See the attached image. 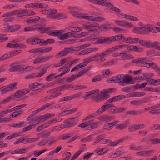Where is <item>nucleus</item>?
<instances>
[{
	"mask_svg": "<svg viewBox=\"0 0 160 160\" xmlns=\"http://www.w3.org/2000/svg\"><path fill=\"white\" fill-rule=\"evenodd\" d=\"M108 81L111 82L118 83L121 85H124L125 84L128 83L132 84L134 83V82L132 79L131 76L128 75H124L123 74H119L112 77Z\"/></svg>",
	"mask_w": 160,
	"mask_h": 160,
	"instance_id": "1",
	"label": "nucleus"
},
{
	"mask_svg": "<svg viewBox=\"0 0 160 160\" xmlns=\"http://www.w3.org/2000/svg\"><path fill=\"white\" fill-rule=\"evenodd\" d=\"M132 32L142 35H148L150 32L157 33V32L150 24H148L141 27H136L132 30Z\"/></svg>",
	"mask_w": 160,
	"mask_h": 160,
	"instance_id": "2",
	"label": "nucleus"
},
{
	"mask_svg": "<svg viewBox=\"0 0 160 160\" xmlns=\"http://www.w3.org/2000/svg\"><path fill=\"white\" fill-rule=\"evenodd\" d=\"M122 34H119L113 36L110 38L108 37H103L99 38H94V40H96L94 43L101 44L106 43H109L108 42H114L115 41H119L122 39Z\"/></svg>",
	"mask_w": 160,
	"mask_h": 160,
	"instance_id": "3",
	"label": "nucleus"
},
{
	"mask_svg": "<svg viewBox=\"0 0 160 160\" xmlns=\"http://www.w3.org/2000/svg\"><path fill=\"white\" fill-rule=\"evenodd\" d=\"M88 1L95 4L104 6L108 7L111 10L116 12H120V9L119 8L114 6L111 3L107 2L106 0H88Z\"/></svg>",
	"mask_w": 160,
	"mask_h": 160,
	"instance_id": "4",
	"label": "nucleus"
},
{
	"mask_svg": "<svg viewBox=\"0 0 160 160\" xmlns=\"http://www.w3.org/2000/svg\"><path fill=\"white\" fill-rule=\"evenodd\" d=\"M99 26V24L95 22H91L90 23H87L83 25L82 28L88 31L94 32L97 29L95 28Z\"/></svg>",
	"mask_w": 160,
	"mask_h": 160,
	"instance_id": "5",
	"label": "nucleus"
},
{
	"mask_svg": "<svg viewBox=\"0 0 160 160\" xmlns=\"http://www.w3.org/2000/svg\"><path fill=\"white\" fill-rule=\"evenodd\" d=\"M17 85V82H15L9 85L6 87H2V89L1 90V94H3L6 92L12 91L15 88H15Z\"/></svg>",
	"mask_w": 160,
	"mask_h": 160,
	"instance_id": "6",
	"label": "nucleus"
},
{
	"mask_svg": "<svg viewBox=\"0 0 160 160\" xmlns=\"http://www.w3.org/2000/svg\"><path fill=\"white\" fill-rule=\"evenodd\" d=\"M74 118H71L64 121V122L66 123V124L62 125L63 128H69L77 124V122L73 120Z\"/></svg>",
	"mask_w": 160,
	"mask_h": 160,
	"instance_id": "7",
	"label": "nucleus"
},
{
	"mask_svg": "<svg viewBox=\"0 0 160 160\" xmlns=\"http://www.w3.org/2000/svg\"><path fill=\"white\" fill-rule=\"evenodd\" d=\"M114 23L115 24L119 26L125 27L127 26L130 27H134V26L133 24L124 21L116 20L114 21Z\"/></svg>",
	"mask_w": 160,
	"mask_h": 160,
	"instance_id": "8",
	"label": "nucleus"
},
{
	"mask_svg": "<svg viewBox=\"0 0 160 160\" xmlns=\"http://www.w3.org/2000/svg\"><path fill=\"white\" fill-rule=\"evenodd\" d=\"M80 95V94L78 93L73 94L72 96H68L64 97L63 98H62L60 100V102H62L64 101H67L72 100L77 98H78Z\"/></svg>",
	"mask_w": 160,
	"mask_h": 160,
	"instance_id": "9",
	"label": "nucleus"
},
{
	"mask_svg": "<svg viewBox=\"0 0 160 160\" xmlns=\"http://www.w3.org/2000/svg\"><path fill=\"white\" fill-rule=\"evenodd\" d=\"M112 107H113V106L111 104H107L103 105L96 111V113H97V114H101L107 109Z\"/></svg>",
	"mask_w": 160,
	"mask_h": 160,
	"instance_id": "10",
	"label": "nucleus"
},
{
	"mask_svg": "<svg viewBox=\"0 0 160 160\" xmlns=\"http://www.w3.org/2000/svg\"><path fill=\"white\" fill-rule=\"evenodd\" d=\"M108 92H107L106 90L103 92H102L100 93L101 97L98 98L96 102L98 100H101L102 99H106L110 97V95L109 94Z\"/></svg>",
	"mask_w": 160,
	"mask_h": 160,
	"instance_id": "11",
	"label": "nucleus"
},
{
	"mask_svg": "<svg viewBox=\"0 0 160 160\" xmlns=\"http://www.w3.org/2000/svg\"><path fill=\"white\" fill-rule=\"evenodd\" d=\"M128 50L132 51L134 52H141L142 51V49L140 47L132 45L128 47Z\"/></svg>",
	"mask_w": 160,
	"mask_h": 160,
	"instance_id": "12",
	"label": "nucleus"
},
{
	"mask_svg": "<svg viewBox=\"0 0 160 160\" xmlns=\"http://www.w3.org/2000/svg\"><path fill=\"white\" fill-rule=\"evenodd\" d=\"M129 123L128 121H126L123 123L118 124L116 126V128L120 130H123L127 127Z\"/></svg>",
	"mask_w": 160,
	"mask_h": 160,
	"instance_id": "13",
	"label": "nucleus"
},
{
	"mask_svg": "<svg viewBox=\"0 0 160 160\" xmlns=\"http://www.w3.org/2000/svg\"><path fill=\"white\" fill-rule=\"evenodd\" d=\"M25 91L26 89H24L17 91L13 95H12L13 97L19 98L21 95H23L26 94Z\"/></svg>",
	"mask_w": 160,
	"mask_h": 160,
	"instance_id": "14",
	"label": "nucleus"
},
{
	"mask_svg": "<svg viewBox=\"0 0 160 160\" xmlns=\"http://www.w3.org/2000/svg\"><path fill=\"white\" fill-rule=\"evenodd\" d=\"M113 117L111 116L108 115H104L101 117L100 120L101 121L107 122L111 121L113 119Z\"/></svg>",
	"mask_w": 160,
	"mask_h": 160,
	"instance_id": "15",
	"label": "nucleus"
},
{
	"mask_svg": "<svg viewBox=\"0 0 160 160\" xmlns=\"http://www.w3.org/2000/svg\"><path fill=\"white\" fill-rule=\"evenodd\" d=\"M45 12L48 14H53L57 12V10L55 9H52L50 8L47 7L44 9Z\"/></svg>",
	"mask_w": 160,
	"mask_h": 160,
	"instance_id": "16",
	"label": "nucleus"
},
{
	"mask_svg": "<svg viewBox=\"0 0 160 160\" xmlns=\"http://www.w3.org/2000/svg\"><path fill=\"white\" fill-rule=\"evenodd\" d=\"M138 41V38H127V40L124 41V42L127 43H136Z\"/></svg>",
	"mask_w": 160,
	"mask_h": 160,
	"instance_id": "17",
	"label": "nucleus"
},
{
	"mask_svg": "<svg viewBox=\"0 0 160 160\" xmlns=\"http://www.w3.org/2000/svg\"><path fill=\"white\" fill-rule=\"evenodd\" d=\"M68 51L66 50L62 51L59 52L57 53L55 55V57L56 58H58L66 56L68 54Z\"/></svg>",
	"mask_w": 160,
	"mask_h": 160,
	"instance_id": "18",
	"label": "nucleus"
},
{
	"mask_svg": "<svg viewBox=\"0 0 160 160\" xmlns=\"http://www.w3.org/2000/svg\"><path fill=\"white\" fill-rule=\"evenodd\" d=\"M125 141L123 138L116 141L112 142L111 143L108 144V146L109 147L114 146L117 144L121 143L123 141Z\"/></svg>",
	"mask_w": 160,
	"mask_h": 160,
	"instance_id": "19",
	"label": "nucleus"
},
{
	"mask_svg": "<svg viewBox=\"0 0 160 160\" xmlns=\"http://www.w3.org/2000/svg\"><path fill=\"white\" fill-rule=\"evenodd\" d=\"M81 18L90 21H93V16H89L87 13H82L81 16Z\"/></svg>",
	"mask_w": 160,
	"mask_h": 160,
	"instance_id": "20",
	"label": "nucleus"
},
{
	"mask_svg": "<svg viewBox=\"0 0 160 160\" xmlns=\"http://www.w3.org/2000/svg\"><path fill=\"white\" fill-rule=\"evenodd\" d=\"M112 28L110 24H103L100 26V28L103 31L109 30Z\"/></svg>",
	"mask_w": 160,
	"mask_h": 160,
	"instance_id": "21",
	"label": "nucleus"
},
{
	"mask_svg": "<svg viewBox=\"0 0 160 160\" xmlns=\"http://www.w3.org/2000/svg\"><path fill=\"white\" fill-rule=\"evenodd\" d=\"M38 25H34L32 26L27 27L24 28V32L32 31L38 29Z\"/></svg>",
	"mask_w": 160,
	"mask_h": 160,
	"instance_id": "22",
	"label": "nucleus"
},
{
	"mask_svg": "<svg viewBox=\"0 0 160 160\" xmlns=\"http://www.w3.org/2000/svg\"><path fill=\"white\" fill-rule=\"evenodd\" d=\"M61 33V32L60 30H55L48 32V34L49 35L57 36L59 35Z\"/></svg>",
	"mask_w": 160,
	"mask_h": 160,
	"instance_id": "23",
	"label": "nucleus"
},
{
	"mask_svg": "<svg viewBox=\"0 0 160 160\" xmlns=\"http://www.w3.org/2000/svg\"><path fill=\"white\" fill-rule=\"evenodd\" d=\"M55 42V40L53 39H48L46 41L43 39L42 44L43 45H47L48 44L53 43Z\"/></svg>",
	"mask_w": 160,
	"mask_h": 160,
	"instance_id": "24",
	"label": "nucleus"
},
{
	"mask_svg": "<svg viewBox=\"0 0 160 160\" xmlns=\"http://www.w3.org/2000/svg\"><path fill=\"white\" fill-rule=\"evenodd\" d=\"M93 120H90L87 122H84L80 124L78 126V127H81L82 128H84L90 125L91 123L92 122Z\"/></svg>",
	"mask_w": 160,
	"mask_h": 160,
	"instance_id": "25",
	"label": "nucleus"
},
{
	"mask_svg": "<svg viewBox=\"0 0 160 160\" xmlns=\"http://www.w3.org/2000/svg\"><path fill=\"white\" fill-rule=\"evenodd\" d=\"M40 138L38 137V138H25V141L26 143H30L34 142L38 140Z\"/></svg>",
	"mask_w": 160,
	"mask_h": 160,
	"instance_id": "26",
	"label": "nucleus"
},
{
	"mask_svg": "<svg viewBox=\"0 0 160 160\" xmlns=\"http://www.w3.org/2000/svg\"><path fill=\"white\" fill-rule=\"evenodd\" d=\"M13 95H11L5 99L0 102V104H3L10 102L13 98Z\"/></svg>",
	"mask_w": 160,
	"mask_h": 160,
	"instance_id": "27",
	"label": "nucleus"
},
{
	"mask_svg": "<svg viewBox=\"0 0 160 160\" xmlns=\"http://www.w3.org/2000/svg\"><path fill=\"white\" fill-rule=\"evenodd\" d=\"M69 12L74 17L77 18H81V16L82 13H80L78 11H70Z\"/></svg>",
	"mask_w": 160,
	"mask_h": 160,
	"instance_id": "28",
	"label": "nucleus"
},
{
	"mask_svg": "<svg viewBox=\"0 0 160 160\" xmlns=\"http://www.w3.org/2000/svg\"><path fill=\"white\" fill-rule=\"evenodd\" d=\"M47 149H45L41 151H35L33 152V154L35 157H37L41 154L47 151Z\"/></svg>",
	"mask_w": 160,
	"mask_h": 160,
	"instance_id": "29",
	"label": "nucleus"
},
{
	"mask_svg": "<svg viewBox=\"0 0 160 160\" xmlns=\"http://www.w3.org/2000/svg\"><path fill=\"white\" fill-rule=\"evenodd\" d=\"M38 31L39 32L41 33H43L46 32L47 31L49 30L50 29V28L49 27L47 28H39L38 27Z\"/></svg>",
	"mask_w": 160,
	"mask_h": 160,
	"instance_id": "30",
	"label": "nucleus"
},
{
	"mask_svg": "<svg viewBox=\"0 0 160 160\" xmlns=\"http://www.w3.org/2000/svg\"><path fill=\"white\" fill-rule=\"evenodd\" d=\"M47 68H43L41 70V72L37 73L38 77H40L44 75L47 72Z\"/></svg>",
	"mask_w": 160,
	"mask_h": 160,
	"instance_id": "31",
	"label": "nucleus"
},
{
	"mask_svg": "<svg viewBox=\"0 0 160 160\" xmlns=\"http://www.w3.org/2000/svg\"><path fill=\"white\" fill-rule=\"evenodd\" d=\"M24 123L23 121L19 122L17 123H14L12 124V127L17 128H21L26 125H24Z\"/></svg>",
	"mask_w": 160,
	"mask_h": 160,
	"instance_id": "32",
	"label": "nucleus"
},
{
	"mask_svg": "<svg viewBox=\"0 0 160 160\" xmlns=\"http://www.w3.org/2000/svg\"><path fill=\"white\" fill-rule=\"evenodd\" d=\"M126 112L127 114L132 115L134 114H138L140 113H142V112L141 111H136L135 110H133L131 111H127Z\"/></svg>",
	"mask_w": 160,
	"mask_h": 160,
	"instance_id": "33",
	"label": "nucleus"
},
{
	"mask_svg": "<svg viewBox=\"0 0 160 160\" xmlns=\"http://www.w3.org/2000/svg\"><path fill=\"white\" fill-rule=\"evenodd\" d=\"M26 106V104H21L15 106L10 109L11 110V112H12V111H15L21 109L23 107H25Z\"/></svg>",
	"mask_w": 160,
	"mask_h": 160,
	"instance_id": "34",
	"label": "nucleus"
},
{
	"mask_svg": "<svg viewBox=\"0 0 160 160\" xmlns=\"http://www.w3.org/2000/svg\"><path fill=\"white\" fill-rule=\"evenodd\" d=\"M84 151L83 149L78 151L76 152L73 156L72 158L70 160H74L77 158Z\"/></svg>",
	"mask_w": 160,
	"mask_h": 160,
	"instance_id": "35",
	"label": "nucleus"
},
{
	"mask_svg": "<svg viewBox=\"0 0 160 160\" xmlns=\"http://www.w3.org/2000/svg\"><path fill=\"white\" fill-rule=\"evenodd\" d=\"M36 125H37V124H35L28 126L23 128L22 131L23 132H26L27 131H29L33 128Z\"/></svg>",
	"mask_w": 160,
	"mask_h": 160,
	"instance_id": "36",
	"label": "nucleus"
},
{
	"mask_svg": "<svg viewBox=\"0 0 160 160\" xmlns=\"http://www.w3.org/2000/svg\"><path fill=\"white\" fill-rule=\"evenodd\" d=\"M146 94V93L144 92H133L132 93V97H139L140 96H144Z\"/></svg>",
	"mask_w": 160,
	"mask_h": 160,
	"instance_id": "37",
	"label": "nucleus"
},
{
	"mask_svg": "<svg viewBox=\"0 0 160 160\" xmlns=\"http://www.w3.org/2000/svg\"><path fill=\"white\" fill-rule=\"evenodd\" d=\"M37 77H38L37 76V73H32L25 77L24 78L26 79H34L36 78Z\"/></svg>",
	"mask_w": 160,
	"mask_h": 160,
	"instance_id": "38",
	"label": "nucleus"
},
{
	"mask_svg": "<svg viewBox=\"0 0 160 160\" xmlns=\"http://www.w3.org/2000/svg\"><path fill=\"white\" fill-rule=\"evenodd\" d=\"M100 124L99 122H96L94 123H91L90 126V128L88 129H92L96 128Z\"/></svg>",
	"mask_w": 160,
	"mask_h": 160,
	"instance_id": "39",
	"label": "nucleus"
},
{
	"mask_svg": "<svg viewBox=\"0 0 160 160\" xmlns=\"http://www.w3.org/2000/svg\"><path fill=\"white\" fill-rule=\"evenodd\" d=\"M21 13H19V14H17V17H21L23 16H25L27 15V14H26L27 13V10L25 9H22V10L21 11Z\"/></svg>",
	"mask_w": 160,
	"mask_h": 160,
	"instance_id": "40",
	"label": "nucleus"
},
{
	"mask_svg": "<svg viewBox=\"0 0 160 160\" xmlns=\"http://www.w3.org/2000/svg\"><path fill=\"white\" fill-rule=\"evenodd\" d=\"M66 17V16L65 14L61 13L57 14L56 16H54L53 18L55 19L58 18L59 19H61L65 18Z\"/></svg>",
	"mask_w": 160,
	"mask_h": 160,
	"instance_id": "41",
	"label": "nucleus"
},
{
	"mask_svg": "<svg viewBox=\"0 0 160 160\" xmlns=\"http://www.w3.org/2000/svg\"><path fill=\"white\" fill-rule=\"evenodd\" d=\"M127 109V107L116 108L115 110L114 109V110L116 111V113H119L125 111Z\"/></svg>",
	"mask_w": 160,
	"mask_h": 160,
	"instance_id": "42",
	"label": "nucleus"
},
{
	"mask_svg": "<svg viewBox=\"0 0 160 160\" xmlns=\"http://www.w3.org/2000/svg\"><path fill=\"white\" fill-rule=\"evenodd\" d=\"M105 20V18L102 17H93V21L98 22L104 21Z\"/></svg>",
	"mask_w": 160,
	"mask_h": 160,
	"instance_id": "43",
	"label": "nucleus"
},
{
	"mask_svg": "<svg viewBox=\"0 0 160 160\" xmlns=\"http://www.w3.org/2000/svg\"><path fill=\"white\" fill-rule=\"evenodd\" d=\"M48 140L47 139H43L42 141L38 143V145L40 146H43L48 142Z\"/></svg>",
	"mask_w": 160,
	"mask_h": 160,
	"instance_id": "44",
	"label": "nucleus"
},
{
	"mask_svg": "<svg viewBox=\"0 0 160 160\" xmlns=\"http://www.w3.org/2000/svg\"><path fill=\"white\" fill-rule=\"evenodd\" d=\"M152 67V68L154 69H157L159 71H160V69L158 66L156 65V64L154 62H152L151 63H149V68Z\"/></svg>",
	"mask_w": 160,
	"mask_h": 160,
	"instance_id": "45",
	"label": "nucleus"
},
{
	"mask_svg": "<svg viewBox=\"0 0 160 160\" xmlns=\"http://www.w3.org/2000/svg\"><path fill=\"white\" fill-rule=\"evenodd\" d=\"M151 47L155 48L157 49L160 50V43L157 42H155L152 44Z\"/></svg>",
	"mask_w": 160,
	"mask_h": 160,
	"instance_id": "46",
	"label": "nucleus"
},
{
	"mask_svg": "<svg viewBox=\"0 0 160 160\" xmlns=\"http://www.w3.org/2000/svg\"><path fill=\"white\" fill-rule=\"evenodd\" d=\"M133 125L134 126V129H135V130L139 129L140 128H142L145 126L143 124H140L138 125Z\"/></svg>",
	"mask_w": 160,
	"mask_h": 160,
	"instance_id": "47",
	"label": "nucleus"
},
{
	"mask_svg": "<svg viewBox=\"0 0 160 160\" xmlns=\"http://www.w3.org/2000/svg\"><path fill=\"white\" fill-rule=\"evenodd\" d=\"M70 86L68 84H65L64 85L60 86L59 87V91H62L66 89H68L69 88Z\"/></svg>",
	"mask_w": 160,
	"mask_h": 160,
	"instance_id": "48",
	"label": "nucleus"
},
{
	"mask_svg": "<svg viewBox=\"0 0 160 160\" xmlns=\"http://www.w3.org/2000/svg\"><path fill=\"white\" fill-rule=\"evenodd\" d=\"M43 39H40L39 38H33V45L40 44L42 42Z\"/></svg>",
	"mask_w": 160,
	"mask_h": 160,
	"instance_id": "49",
	"label": "nucleus"
},
{
	"mask_svg": "<svg viewBox=\"0 0 160 160\" xmlns=\"http://www.w3.org/2000/svg\"><path fill=\"white\" fill-rule=\"evenodd\" d=\"M115 51L114 48L113 47L110 48L108 49L107 50L103 52V55L104 54L106 55L109 54V53L111 52Z\"/></svg>",
	"mask_w": 160,
	"mask_h": 160,
	"instance_id": "50",
	"label": "nucleus"
},
{
	"mask_svg": "<svg viewBox=\"0 0 160 160\" xmlns=\"http://www.w3.org/2000/svg\"><path fill=\"white\" fill-rule=\"evenodd\" d=\"M113 127L112 126L111 124L110 123H107L105 124L103 127V129H104L109 130L112 128Z\"/></svg>",
	"mask_w": 160,
	"mask_h": 160,
	"instance_id": "51",
	"label": "nucleus"
},
{
	"mask_svg": "<svg viewBox=\"0 0 160 160\" xmlns=\"http://www.w3.org/2000/svg\"><path fill=\"white\" fill-rule=\"evenodd\" d=\"M5 31L8 32H12V26L8 25L7 24L5 25Z\"/></svg>",
	"mask_w": 160,
	"mask_h": 160,
	"instance_id": "52",
	"label": "nucleus"
},
{
	"mask_svg": "<svg viewBox=\"0 0 160 160\" xmlns=\"http://www.w3.org/2000/svg\"><path fill=\"white\" fill-rule=\"evenodd\" d=\"M130 103L133 105H137L142 104L141 100H133L130 102Z\"/></svg>",
	"mask_w": 160,
	"mask_h": 160,
	"instance_id": "53",
	"label": "nucleus"
},
{
	"mask_svg": "<svg viewBox=\"0 0 160 160\" xmlns=\"http://www.w3.org/2000/svg\"><path fill=\"white\" fill-rule=\"evenodd\" d=\"M149 113L152 114H158L160 113V109H152L149 111Z\"/></svg>",
	"mask_w": 160,
	"mask_h": 160,
	"instance_id": "54",
	"label": "nucleus"
},
{
	"mask_svg": "<svg viewBox=\"0 0 160 160\" xmlns=\"http://www.w3.org/2000/svg\"><path fill=\"white\" fill-rule=\"evenodd\" d=\"M12 112L11 109H6L4 111H2L0 113V116L1 117L3 116V114H6Z\"/></svg>",
	"mask_w": 160,
	"mask_h": 160,
	"instance_id": "55",
	"label": "nucleus"
},
{
	"mask_svg": "<svg viewBox=\"0 0 160 160\" xmlns=\"http://www.w3.org/2000/svg\"><path fill=\"white\" fill-rule=\"evenodd\" d=\"M101 54L99 53H97L94 56L95 61L96 62H100V57Z\"/></svg>",
	"mask_w": 160,
	"mask_h": 160,
	"instance_id": "56",
	"label": "nucleus"
},
{
	"mask_svg": "<svg viewBox=\"0 0 160 160\" xmlns=\"http://www.w3.org/2000/svg\"><path fill=\"white\" fill-rule=\"evenodd\" d=\"M113 30L115 32H125V30H123L119 28H112Z\"/></svg>",
	"mask_w": 160,
	"mask_h": 160,
	"instance_id": "57",
	"label": "nucleus"
},
{
	"mask_svg": "<svg viewBox=\"0 0 160 160\" xmlns=\"http://www.w3.org/2000/svg\"><path fill=\"white\" fill-rule=\"evenodd\" d=\"M14 15H15V14H14V12H8L4 14L3 16L2 17L3 18H4L5 17H9L10 16H12Z\"/></svg>",
	"mask_w": 160,
	"mask_h": 160,
	"instance_id": "58",
	"label": "nucleus"
},
{
	"mask_svg": "<svg viewBox=\"0 0 160 160\" xmlns=\"http://www.w3.org/2000/svg\"><path fill=\"white\" fill-rule=\"evenodd\" d=\"M63 128L62 125L61 126H56L54 127H53L51 131L53 132L56 131L57 130H60L61 129Z\"/></svg>",
	"mask_w": 160,
	"mask_h": 160,
	"instance_id": "59",
	"label": "nucleus"
},
{
	"mask_svg": "<svg viewBox=\"0 0 160 160\" xmlns=\"http://www.w3.org/2000/svg\"><path fill=\"white\" fill-rule=\"evenodd\" d=\"M67 60L66 59H64L61 60V62L60 63H59L57 65L56 64H54V66L55 67H58L62 65H63L64 63L67 62Z\"/></svg>",
	"mask_w": 160,
	"mask_h": 160,
	"instance_id": "60",
	"label": "nucleus"
},
{
	"mask_svg": "<svg viewBox=\"0 0 160 160\" xmlns=\"http://www.w3.org/2000/svg\"><path fill=\"white\" fill-rule=\"evenodd\" d=\"M71 29H70V30H71V31L72 32H73L75 33L81 31L80 29H79V28L78 27H76L74 28L71 27Z\"/></svg>",
	"mask_w": 160,
	"mask_h": 160,
	"instance_id": "61",
	"label": "nucleus"
},
{
	"mask_svg": "<svg viewBox=\"0 0 160 160\" xmlns=\"http://www.w3.org/2000/svg\"><path fill=\"white\" fill-rule=\"evenodd\" d=\"M55 75V74L53 73L51 74L46 78V80L47 81H50L54 77Z\"/></svg>",
	"mask_w": 160,
	"mask_h": 160,
	"instance_id": "62",
	"label": "nucleus"
},
{
	"mask_svg": "<svg viewBox=\"0 0 160 160\" xmlns=\"http://www.w3.org/2000/svg\"><path fill=\"white\" fill-rule=\"evenodd\" d=\"M139 59L140 65L143 64L144 62L148 61L147 58H145L142 57L139 58Z\"/></svg>",
	"mask_w": 160,
	"mask_h": 160,
	"instance_id": "63",
	"label": "nucleus"
},
{
	"mask_svg": "<svg viewBox=\"0 0 160 160\" xmlns=\"http://www.w3.org/2000/svg\"><path fill=\"white\" fill-rule=\"evenodd\" d=\"M97 113H96H96H93L88 115V116L87 117H86L84 118V119L85 120H88L89 119H90L91 118L97 116Z\"/></svg>",
	"mask_w": 160,
	"mask_h": 160,
	"instance_id": "64",
	"label": "nucleus"
}]
</instances>
